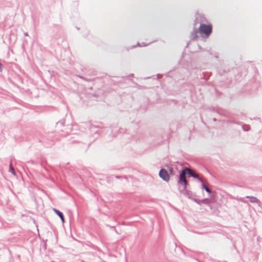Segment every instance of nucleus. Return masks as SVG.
<instances>
[{"label":"nucleus","mask_w":262,"mask_h":262,"mask_svg":"<svg viewBox=\"0 0 262 262\" xmlns=\"http://www.w3.org/2000/svg\"><path fill=\"white\" fill-rule=\"evenodd\" d=\"M212 31V26L211 24H205L201 23L199 27V32L202 35H204L206 37H208Z\"/></svg>","instance_id":"nucleus-1"},{"label":"nucleus","mask_w":262,"mask_h":262,"mask_svg":"<svg viewBox=\"0 0 262 262\" xmlns=\"http://www.w3.org/2000/svg\"><path fill=\"white\" fill-rule=\"evenodd\" d=\"M186 172H187V171H185V169L181 172V173H180L179 180L178 181L179 183H180V184L183 183L185 188H186V187L188 185V182H187V181L186 180V177H185Z\"/></svg>","instance_id":"nucleus-2"},{"label":"nucleus","mask_w":262,"mask_h":262,"mask_svg":"<svg viewBox=\"0 0 262 262\" xmlns=\"http://www.w3.org/2000/svg\"><path fill=\"white\" fill-rule=\"evenodd\" d=\"M159 176L164 181L166 182H168L170 179V177L167 171L164 169H162L160 170L159 172Z\"/></svg>","instance_id":"nucleus-3"},{"label":"nucleus","mask_w":262,"mask_h":262,"mask_svg":"<svg viewBox=\"0 0 262 262\" xmlns=\"http://www.w3.org/2000/svg\"><path fill=\"white\" fill-rule=\"evenodd\" d=\"M185 171H187V172L188 173V174L194 178H198L201 182H203L202 179L201 178H199V175L196 173L195 172H194L193 170H192L191 169L188 168H185Z\"/></svg>","instance_id":"nucleus-4"},{"label":"nucleus","mask_w":262,"mask_h":262,"mask_svg":"<svg viewBox=\"0 0 262 262\" xmlns=\"http://www.w3.org/2000/svg\"><path fill=\"white\" fill-rule=\"evenodd\" d=\"M53 211L56 214H57L59 216V217L60 218L62 223H64V219L63 215L62 213L61 212H60L59 210H58L56 209H54Z\"/></svg>","instance_id":"nucleus-5"},{"label":"nucleus","mask_w":262,"mask_h":262,"mask_svg":"<svg viewBox=\"0 0 262 262\" xmlns=\"http://www.w3.org/2000/svg\"><path fill=\"white\" fill-rule=\"evenodd\" d=\"M249 198L250 202L252 203H256L258 201V200L254 196H248Z\"/></svg>","instance_id":"nucleus-6"},{"label":"nucleus","mask_w":262,"mask_h":262,"mask_svg":"<svg viewBox=\"0 0 262 262\" xmlns=\"http://www.w3.org/2000/svg\"><path fill=\"white\" fill-rule=\"evenodd\" d=\"M9 171L11 172L13 175L15 174V172L14 168L12 166V164H10L9 167Z\"/></svg>","instance_id":"nucleus-7"},{"label":"nucleus","mask_w":262,"mask_h":262,"mask_svg":"<svg viewBox=\"0 0 262 262\" xmlns=\"http://www.w3.org/2000/svg\"><path fill=\"white\" fill-rule=\"evenodd\" d=\"M203 188L205 189V190L208 192V193H210V189L205 185H203Z\"/></svg>","instance_id":"nucleus-8"},{"label":"nucleus","mask_w":262,"mask_h":262,"mask_svg":"<svg viewBox=\"0 0 262 262\" xmlns=\"http://www.w3.org/2000/svg\"><path fill=\"white\" fill-rule=\"evenodd\" d=\"M2 64L0 63V71H2Z\"/></svg>","instance_id":"nucleus-9"}]
</instances>
